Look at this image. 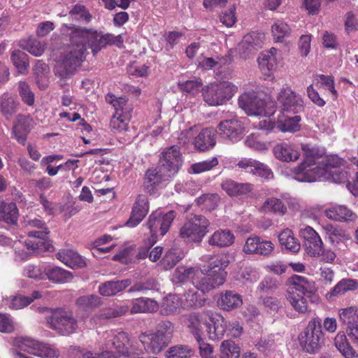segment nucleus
Returning <instances> with one entry per match:
<instances>
[{"label":"nucleus","mask_w":358,"mask_h":358,"mask_svg":"<svg viewBox=\"0 0 358 358\" xmlns=\"http://www.w3.org/2000/svg\"><path fill=\"white\" fill-rule=\"evenodd\" d=\"M89 29L73 24H63L60 27L62 36L69 38L71 47L55 67V73L66 78L72 75L85 59Z\"/></svg>","instance_id":"1"},{"label":"nucleus","mask_w":358,"mask_h":358,"mask_svg":"<svg viewBox=\"0 0 358 358\" xmlns=\"http://www.w3.org/2000/svg\"><path fill=\"white\" fill-rule=\"evenodd\" d=\"M229 260L224 256L210 257L208 265L203 266L193 280L194 287L205 293L216 289L225 282Z\"/></svg>","instance_id":"2"},{"label":"nucleus","mask_w":358,"mask_h":358,"mask_svg":"<svg viewBox=\"0 0 358 358\" xmlns=\"http://www.w3.org/2000/svg\"><path fill=\"white\" fill-rule=\"evenodd\" d=\"M172 324L169 321L161 322L155 332L143 333L139 339L145 350L153 354L159 353L170 342Z\"/></svg>","instance_id":"3"},{"label":"nucleus","mask_w":358,"mask_h":358,"mask_svg":"<svg viewBox=\"0 0 358 358\" xmlns=\"http://www.w3.org/2000/svg\"><path fill=\"white\" fill-rule=\"evenodd\" d=\"M238 87L229 81L211 83L202 90L203 101L210 106L225 104L237 92Z\"/></svg>","instance_id":"4"},{"label":"nucleus","mask_w":358,"mask_h":358,"mask_svg":"<svg viewBox=\"0 0 358 358\" xmlns=\"http://www.w3.org/2000/svg\"><path fill=\"white\" fill-rule=\"evenodd\" d=\"M238 103L248 115L269 117L275 112L273 102L266 101L254 91L245 92L241 94Z\"/></svg>","instance_id":"5"},{"label":"nucleus","mask_w":358,"mask_h":358,"mask_svg":"<svg viewBox=\"0 0 358 358\" xmlns=\"http://www.w3.org/2000/svg\"><path fill=\"white\" fill-rule=\"evenodd\" d=\"M174 217L173 210L164 213L162 210L158 209L150 215L146 222V227L150 233V236L145 242L148 248L156 243L158 237H162L167 233Z\"/></svg>","instance_id":"6"},{"label":"nucleus","mask_w":358,"mask_h":358,"mask_svg":"<svg viewBox=\"0 0 358 358\" xmlns=\"http://www.w3.org/2000/svg\"><path fill=\"white\" fill-rule=\"evenodd\" d=\"M48 327L62 336H69L76 332L78 320L70 310L57 308L46 317Z\"/></svg>","instance_id":"7"},{"label":"nucleus","mask_w":358,"mask_h":358,"mask_svg":"<svg viewBox=\"0 0 358 358\" xmlns=\"http://www.w3.org/2000/svg\"><path fill=\"white\" fill-rule=\"evenodd\" d=\"M106 99L115 108V113L110 122L111 129L117 132L127 130L132 110L127 100L125 97L115 98L113 94H108Z\"/></svg>","instance_id":"8"},{"label":"nucleus","mask_w":358,"mask_h":358,"mask_svg":"<svg viewBox=\"0 0 358 358\" xmlns=\"http://www.w3.org/2000/svg\"><path fill=\"white\" fill-rule=\"evenodd\" d=\"M322 337V321L317 317L310 320L307 327L299 334V344L307 352L315 353L321 346Z\"/></svg>","instance_id":"9"},{"label":"nucleus","mask_w":358,"mask_h":358,"mask_svg":"<svg viewBox=\"0 0 358 358\" xmlns=\"http://www.w3.org/2000/svg\"><path fill=\"white\" fill-rule=\"evenodd\" d=\"M343 163V159L338 157L337 155H330L324 157L319 162V166L317 169L308 170L303 175L299 177V182H312L322 178L328 179L330 174L334 172L332 169H336L340 166Z\"/></svg>","instance_id":"10"},{"label":"nucleus","mask_w":358,"mask_h":358,"mask_svg":"<svg viewBox=\"0 0 358 358\" xmlns=\"http://www.w3.org/2000/svg\"><path fill=\"white\" fill-rule=\"evenodd\" d=\"M23 227L27 236L34 238L37 247H41L43 250H50L52 248L48 239L49 231L43 220L27 217L23 222Z\"/></svg>","instance_id":"11"},{"label":"nucleus","mask_w":358,"mask_h":358,"mask_svg":"<svg viewBox=\"0 0 358 358\" xmlns=\"http://www.w3.org/2000/svg\"><path fill=\"white\" fill-rule=\"evenodd\" d=\"M14 344L21 350L41 358H56L59 352L50 345L29 337H19Z\"/></svg>","instance_id":"12"},{"label":"nucleus","mask_w":358,"mask_h":358,"mask_svg":"<svg viewBox=\"0 0 358 358\" xmlns=\"http://www.w3.org/2000/svg\"><path fill=\"white\" fill-rule=\"evenodd\" d=\"M208 220L201 215H191L180 229V238L188 241L200 243L208 232Z\"/></svg>","instance_id":"13"},{"label":"nucleus","mask_w":358,"mask_h":358,"mask_svg":"<svg viewBox=\"0 0 358 358\" xmlns=\"http://www.w3.org/2000/svg\"><path fill=\"white\" fill-rule=\"evenodd\" d=\"M301 149L303 152L305 159L298 166L293 169L294 178L299 181L300 175H303L308 170H316L319 166V160L322 159L325 155L324 148L313 145L309 143L301 144Z\"/></svg>","instance_id":"14"},{"label":"nucleus","mask_w":358,"mask_h":358,"mask_svg":"<svg viewBox=\"0 0 358 358\" xmlns=\"http://www.w3.org/2000/svg\"><path fill=\"white\" fill-rule=\"evenodd\" d=\"M277 99L281 110L287 114H297L304 109L301 96L289 87L282 89Z\"/></svg>","instance_id":"15"},{"label":"nucleus","mask_w":358,"mask_h":358,"mask_svg":"<svg viewBox=\"0 0 358 358\" xmlns=\"http://www.w3.org/2000/svg\"><path fill=\"white\" fill-rule=\"evenodd\" d=\"M220 135L231 143L241 141L244 135L245 127L243 122L237 118L225 120L218 124Z\"/></svg>","instance_id":"16"},{"label":"nucleus","mask_w":358,"mask_h":358,"mask_svg":"<svg viewBox=\"0 0 358 358\" xmlns=\"http://www.w3.org/2000/svg\"><path fill=\"white\" fill-rule=\"evenodd\" d=\"M300 235L303 239L306 253L310 257H319L322 250L323 242L317 231L311 227L306 226L300 229Z\"/></svg>","instance_id":"17"},{"label":"nucleus","mask_w":358,"mask_h":358,"mask_svg":"<svg viewBox=\"0 0 358 358\" xmlns=\"http://www.w3.org/2000/svg\"><path fill=\"white\" fill-rule=\"evenodd\" d=\"M290 282L295 289V292L301 293L305 297L309 299L312 303H318L320 301V296L316 293L315 282L309 280L307 278L301 275H294L291 277Z\"/></svg>","instance_id":"18"},{"label":"nucleus","mask_w":358,"mask_h":358,"mask_svg":"<svg viewBox=\"0 0 358 358\" xmlns=\"http://www.w3.org/2000/svg\"><path fill=\"white\" fill-rule=\"evenodd\" d=\"M172 177V176H169L168 172L159 164L157 168L150 169L147 171L143 182L145 189L150 194H155L157 188L159 187L163 182L169 180Z\"/></svg>","instance_id":"19"},{"label":"nucleus","mask_w":358,"mask_h":358,"mask_svg":"<svg viewBox=\"0 0 358 358\" xmlns=\"http://www.w3.org/2000/svg\"><path fill=\"white\" fill-rule=\"evenodd\" d=\"M273 250V244L270 241L264 240L259 236H252L246 239L243 251L248 255L266 256Z\"/></svg>","instance_id":"20"},{"label":"nucleus","mask_w":358,"mask_h":358,"mask_svg":"<svg viewBox=\"0 0 358 358\" xmlns=\"http://www.w3.org/2000/svg\"><path fill=\"white\" fill-rule=\"evenodd\" d=\"M220 187L231 197L249 196L254 190V185L249 182H238L230 178L222 180Z\"/></svg>","instance_id":"21"},{"label":"nucleus","mask_w":358,"mask_h":358,"mask_svg":"<svg viewBox=\"0 0 358 358\" xmlns=\"http://www.w3.org/2000/svg\"><path fill=\"white\" fill-rule=\"evenodd\" d=\"M264 38V34L261 33L252 32L245 35L238 45L241 57L243 59L248 58L250 54L262 47Z\"/></svg>","instance_id":"22"},{"label":"nucleus","mask_w":358,"mask_h":358,"mask_svg":"<svg viewBox=\"0 0 358 358\" xmlns=\"http://www.w3.org/2000/svg\"><path fill=\"white\" fill-rule=\"evenodd\" d=\"M179 163V148L173 145L162 153L159 165L173 177L178 173Z\"/></svg>","instance_id":"23"},{"label":"nucleus","mask_w":358,"mask_h":358,"mask_svg":"<svg viewBox=\"0 0 358 358\" xmlns=\"http://www.w3.org/2000/svg\"><path fill=\"white\" fill-rule=\"evenodd\" d=\"M207 321L204 315L201 313H190L182 317V325L191 333L196 339L201 337L203 328H206Z\"/></svg>","instance_id":"24"},{"label":"nucleus","mask_w":358,"mask_h":358,"mask_svg":"<svg viewBox=\"0 0 358 358\" xmlns=\"http://www.w3.org/2000/svg\"><path fill=\"white\" fill-rule=\"evenodd\" d=\"M149 210L148 198L144 195H139L132 208L131 216L126 222V226L135 227L143 220Z\"/></svg>","instance_id":"25"},{"label":"nucleus","mask_w":358,"mask_h":358,"mask_svg":"<svg viewBox=\"0 0 358 358\" xmlns=\"http://www.w3.org/2000/svg\"><path fill=\"white\" fill-rule=\"evenodd\" d=\"M278 50L271 48L268 51L262 52L258 57V64L262 73L267 77H270L276 70L278 66Z\"/></svg>","instance_id":"26"},{"label":"nucleus","mask_w":358,"mask_h":358,"mask_svg":"<svg viewBox=\"0 0 358 358\" xmlns=\"http://www.w3.org/2000/svg\"><path fill=\"white\" fill-rule=\"evenodd\" d=\"M33 127V120L29 115H18L14 124L13 133L18 143L24 145L27 134Z\"/></svg>","instance_id":"27"},{"label":"nucleus","mask_w":358,"mask_h":358,"mask_svg":"<svg viewBox=\"0 0 358 358\" xmlns=\"http://www.w3.org/2000/svg\"><path fill=\"white\" fill-rule=\"evenodd\" d=\"M228 322L222 315H215L209 318L206 324V331L211 340L221 338L227 332Z\"/></svg>","instance_id":"28"},{"label":"nucleus","mask_w":358,"mask_h":358,"mask_svg":"<svg viewBox=\"0 0 358 358\" xmlns=\"http://www.w3.org/2000/svg\"><path fill=\"white\" fill-rule=\"evenodd\" d=\"M36 242L32 240H29L23 244L21 241H15L13 245L15 252V260L17 262H22L29 259L33 252L48 251V250H43L41 247H37L35 244Z\"/></svg>","instance_id":"29"},{"label":"nucleus","mask_w":358,"mask_h":358,"mask_svg":"<svg viewBox=\"0 0 358 358\" xmlns=\"http://www.w3.org/2000/svg\"><path fill=\"white\" fill-rule=\"evenodd\" d=\"M129 310V306L127 304L117 305L113 307L103 308L90 319L92 326L101 324L103 320L121 316Z\"/></svg>","instance_id":"30"},{"label":"nucleus","mask_w":358,"mask_h":358,"mask_svg":"<svg viewBox=\"0 0 358 358\" xmlns=\"http://www.w3.org/2000/svg\"><path fill=\"white\" fill-rule=\"evenodd\" d=\"M219 308L230 311L239 308L243 304L242 296L233 290L221 292L217 301Z\"/></svg>","instance_id":"31"},{"label":"nucleus","mask_w":358,"mask_h":358,"mask_svg":"<svg viewBox=\"0 0 358 358\" xmlns=\"http://www.w3.org/2000/svg\"><path fill=\"white\" fill-rule=\"evenodd\" d=\"M358 288V281L352 278H343L338 282L329 292L326 294L328 300L342 296L348 292H352Z\"/></svg>","instance_id":"32"},{"label":"nucleus","mask_w":358,"mask_h":358,"mask_svg":"<svg viewBox=\"0 0 358 358\" xmlns=\"http://www.w3.org/2000/svg\"><path fill=\"white\" fill-rule=\"evenodd\" d=\"M275 157L282 162H294L299 159L300 153L292 144L281 143L273 148Z\"/></svg>","instance_id":"33"},{"label":"nucleus","mask_w":358,"mask_h":358,"mask_svg":"<svg viewBox=\"0 0 358 358\" xmlns=\"http://www.w3.org/2000/svg\"><path fill=\"white\" fill-rule=\"evenodd\" d=\"M325 215L334 221L355 222L357 219V215L345 206H335L325 210Z\"/></svg>","instance_id":"34"},{"label":"nucleus","mask_w":358,"mask_h":358,"mask_svg":"<svg viewBox=\"0 0 358 358\" xmlns=\"http://www.w3.org/2000/svg\"><path fill=\"white\" fill-rule=\"evenodd\" d=\"M57 259L72 268H83L85 262L76 251L71 249H62L57 254Z\"/></svg>","instance_id":"35"},{"label":"nucleus","mask_w":358,"mask_h":358,"mask_svg":"<svg viewBox=\"0 0 358 358\" xmlns=\"http://www.w3.org/2000/svg\"><path fill=\"white\" fill-rule=\"evenodd\" d=\"M278 241L282 250H285L292 253H296L301 249V245L293 231L288 228L284 229L279 233Z\"/></svg>","instance_id":"36"},{"label":"nucleus","mask_w":358,"mask_h":358,"mask_svg":"<svg viewBox=\"0 0 358 358\" xmlns=\"http://www.w3.org/2000/svg\"><path fill=\"white\" fill-rule=\"evenodd\" d=\"M18 217L19 211L15 203L0 200V222L14 225L17 224Z\"/></svg>","instance_id":"37"},{"label":"nucleus","mask_w":358,"mask_h":358,"mask_svg":"<svg viewBox=\"0 0 358 358\" xmlns=\"http://www.w3.org/2000/svg\"><path fill=\"white\" fill-rule=\"evenodd\" d=\"M106 34L98 31L93 29H89L87 34V49L92 50L96 55L102 48L107 45Z\"/></svg>","instance_id":"38"},{"label":"nucleus","mask_w":358,"mask_h":358,"mask_svg":"<svg viewBox=\"0 0 358 358\" xmlns=\"http://www.w3.org/2000/svg\"><path fill=\"white\" fill-rule=\"evenodd\" d=\"M131 285L129 279H124L117 281H107L101 283L99 287V292L105 296H114L118 292L125 289Z\"/></svg>","instance_id":"39"},{"label":"nucleus","mask_w":358,"mask_h":358,"mask_svg":"<svg viewBox=\"0 0 358 358\" xmlns=\"http://www.w3.org/2000/svg\"><path fill=\"white\" fill-rule=\"evenodd\" d=\"M234 236L229 229L217 230L208 237L210 245L218 248L229 247L233 244Z\"/></svg>","instance_id":"40"},{"label":"nucleus","mask_w":358,"mask_h":358,"mask_svg":"<svg viewBox=\"0 0 358 358\" xmlns=\"http://www.w3.org/2000/svg\"><path fill=\"white\" fill-rule=\"evenodd\" d=\"M215 143V132L210 129H203L194 141L195 148L200 151L213 148Z\"/></svg>","instance_id":"41"},{"label":"nucleus","mask_w":358,"mask_h":358,"mask_svg":"<svg viewBox=\"0 0 358 358\" xmlns=\"http://www.w3.org/2000/svg\"><path fill=\"white\" fill-rule=\"evenodd\" d=\"M44 273L49 280L56 283H66L73 278L71 272L59 266H48L44 268Z\"/></svg>","instance_id":"42"},{"label":"nucleus","mask_w":358,"mask_h":358,"mask_svg":"<svg viewBox=\"0 0 358 358\" xmlns=\"http://www.w3.org/2000/svg\"><path fill=\"white\" fill-rule=\"evenodd\" d=\"M131 313H152L158 309V303L151 299L141 297L135 299L131 302Z\"/></svg>","instance_id":"43"},{"label":"nucleus","mask_w":358,"mask_h":358,"mask_svg":"<svg viewBox=\"0 0 358 358\" xmlns=\"http://www.w3.org/2000/svg\"><path fill=\"white\" fill-rule=\"evenodd\" d=\"M260 210L264 213H274L280 216L286 214L287 210L284 203L278 198H267L261 206Z\"/></svg>","instance_id":"44"},{"label":"nucleus","mask_w":358,"mask_h":358,"mask_svg":"<svg viewBox=\"0 0 358 358\" xmlns=\"http://www.w3.org/2000/svg\"><path fill=\"white\" fill-rule=\"evenodd\" d=\"M336 348L345 358H358V354L348 341L344 333L339 332L334 338Z\"/></svg>","instance_id":"45"},{"label":"nucleus","mask_w":358,"mask_h":358,"mask_svg":"<svg viewBox=\"0 0 358 358\" xmlns=\"http://www.w3.org/2000/svg\"><path fill=\"white\" fill-rule=\"evenodd\" d=\"M220 201V196L217 193L203 194L195 199L198 206L206 210H215Z\"/></svg>","instance_id":"46"},{"label":"nucleus","mask_w":358,"mask_h":358,"mask_svg":"<svg viewBox=\"0 0 358 358\" xmlns=\"http://www.w3.org/2000/svg\"><path fill=\"white\" fill-rule=\"evenodd\" d=\"M20 45L24 50H26L36 57L42 55L45 49V44L34 37H29L26 40H22Z\"/></svg>","instance_id":"47"},{"label":"nucleus","mask_w":358,"mask_h":358,"mask_svg":"<svg viewBox=\"0 0 358 358\" xmlns=\"http://www.w3.org/2000/svg\"><path fill=\"white\" fill-rule=\"evenodd\" d=\"M17 103L10 94H4L0 100V108L2 114L7 120H10L17 111Z\"/></svg>","instance_id":"48"},{"label":"nucleus","mask_w":358,"mask_h":358,"mask_svg":"<svg viewBox=\"0 0 358 358\" xmlns=\"http://www.w3.org/2000/svg\"><path fill=\"white\" fill-rule=\"evenodd\" d=\"M287 299L295 311L299 313L307 312L308 303L305 296L293 291L288 293Z\"/></svg>","instance_id":"49"},{"label":"nucleus","mask_w":358,"mask_h":358,"mask_svg":"<svg viewBox=\"0 0 358 358\" xmlns=\"http://www.w3.org/2000/svg\"><path fill=\"white\" fill-rule=\"evenodd\" d=\"M11 60L19 73L24 74L27 72L29 61L28 55L25 52L19 50L13 51L11 55Z\"/></svg>","instance_id":"50"},{"label":"nucleus","mask_w":358,"mask_h":358,"mask_svg":"<svg viewBox=\"0 0 358 358\" xmlns=\"http://www.w3.org/2000/svg\"><path fill=\"white\" fill-rule=\"evenodd\" d=\"M220 351L223 358H239L241 348L234 341H224L220 345Z\"/></svg>","instance_id":"51"},{"label":"nucleus","mask_w":358,"mask_h":358,"mask_svg":"<svg viewBox=\"0 0 358 358\" xmlns=\"http://www.w3.org/2000/svg\"><path fill=\"white\" fill-rule=\"evenodd\" d=\"M271 32L275 41H282L290 35L291 28L284 21L275 20L271 27Z\"/></svg>","instance_id":"52"},{"label":"nucleus","mask_w":358,"mask_h":358,"mask_svg":"<svg viewBox=\"0 0 358 358\" xmlns=\"http://www.w3.org/2000/svg\"><path fill=\"white\" fill-rule=\"evenodd\" d=\"M301 118L299 115L287 117L284 120L278 122V128L282 132H295L300 129L299 122Z\"/></svg>","instance_id":"53"},{"label":"nucleus","mask_w":358,"mask_h":358,"mask_svg":"<svg viewBox=\"0 0 358 358\" xmlns=\"http://www.w3.org/2000/svg\"><path fill=\"white\" fill-rule=\"evenodd\" d=\"M202 304L203 301L194 289H188L180 299V305L184 307H198L202 306Z\"/></svg>","instance_id":"54"},{"label":"nucleus","mask_w":358,"mask_h":358,"mask_svg":"<svg viewBox=\"0 0 358 358\" xmlns=\"http://www.w3.org/2000/svg\"><path fill=\"white\" fill-rule=\"evenodd\" d=\"M218 163L219 162L217 158L214 157L207 160L192 164L190 166L188 172L194 174H199L211 170L213 168L217 166Z\"/></svg>","instance_id":"55"},{"label":"nucleus","mask_w":358,"mask_h":358,"mask_svg":"<svg viewBox=\"0 0 358 358\" xmlns=\"http://www.w3.org/2000/svg\"><path fill=\"white\" fill-rule=\"evenodd\" d=\"M179 306V296L175 294H169L162 301V313L169 315L175 312Z\"/></svg>","instance_id":"56"},{"label":"nucleus","mask_w":358,"mask_h":358,"mask_svg":"<svg viewBox=\"0 0 358 358\" xmlns=\"http://www.w3.org/2000/svg\"><path fill=\"white\" fill-rule=\"evenodd\" d=\"M327 238L332 244H337L344 237V231L336 225L327 224L323 227Z\"/></svg>","instance_id":"57"},{"label":"nucleus","mask_w":358,"mask_h":358,"mask_svg":"<svg viewBox=\"0 0 358 358\" xmlns=\"http://www.w3.org/2000/svg\"><path fill=\"white\" fill-rule=\"evenodd\" d=\"M101 303V298L94 294L82 296L76 299V305L83 309L96 307L99 306Z\"/></svg>","instance_id":"58"},{"label":"nucleus","mask_w":358,"mask_h":358,"mask_svg":"<svg viewBox=\"0 0 358 358\" xmlns=\"http://www.w3.org/2000/svg\"><path fill=\"white\" fill-rule=\"evenodd\" d=\"M69 14L75 20L88 22L92 19V15L90 14L87 9L82 5L77 4L70 10Z\"/></svg>","instance_id":"59"},{"label":"nucleus","mask_w":358,"mask_h":358,"mask_svg":"<svg viewBox=\"0 0 358 358\" xmlns=\"http://www.w3.org/2000/svg\"><path fill=\"white\" fill-rule=\"evenodd\" d=\"M317 85L320 87H323L331 92L335 98L337 97V92L334 87V80L332 76L325 75H318L316 77Z\"/></svg>","instance_id":"60"},{"label":"nucleus","mask_w":358,"mask_h":358,"mask_svg":"<svg viewBox=\"0 0 358 358\" xmlns=\"http://www.w3.org/2000/svg\"><path fill=\"white\" fill-rule=\"evenodd\" d=\"M179 262V256L176 250H169L162 260V264L166 270L173 268Z\"/></svg>","instance_id":"61"},{"label":"nucleus","mask_w":358,"mask_h":358,"mask_svg":"<svg viewBox=\"0 0 358 358\" xmlns=\"http://www.w3.org/2000/svg\"><path fill=\"white\" fill-rule=\"evenodd\" d=\"M31 303V299L29 296L16 295L11 296L8 306L10 308L13 310L22 309Z\"/></svg>","instance_id":"62"},{"label":"nucleus","mask_w":358,"mask_h":358,"mask_svg":"<svg viewBox=\"0 0 358 358\" xmlns=\"http://www.w3.org/2000/svg\"><path fill=\"white\" fill-rule=\"evenodd\" d=\"M19 93L22 101L29 106L34 103V94L30 90L29 86L25 82L19 83Z\"/></svg>","instance_id":"63"},{"label":"nucleus","mask_w":358,"mask_h":358,"mask_svg":"<svg viewBox=\"0 0 358 358\" xmlns=\"http://www.w3.org/2000/svg\"><path fill=\"white\" fill-rule=\"evenodd\" d=\"M148 290H159V284L155 280H148L143 282H137L134 284L130 289L129 292H142Z\"/></svg>","instance_id":"64"}]
</instances>
